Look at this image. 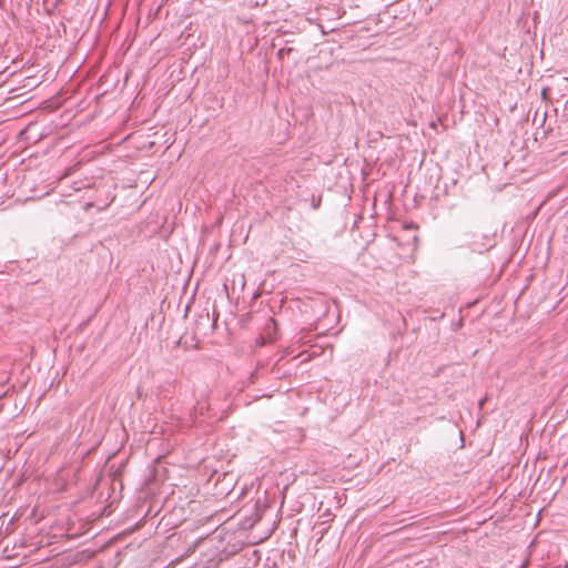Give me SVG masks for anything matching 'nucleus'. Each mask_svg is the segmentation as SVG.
I'll use <instances>...</instances> for the list:
<instances>
[{
    "label": "nucleus",
    "mask_w": 568,
    "mask_h": 568,
    "mask_svg": "<svg viewBox=\"0 0 568 568\" xmlns=\"http://www.w3.org/2000/svg\"><path fill=\"white\" fill-rule=\"evenodd\" d=\"M548 116L547 109H535L531 121L534 125L545 126Z\"/></svg>",
    "instance_id": "nucleus-1"
},
{
    "label": "nucleus",
    "mask_w": 568,
    "mask_h": 568,
    "mask_svg": "<svg viewBox=\"0 0 568 568\" xmlns=\"http://www.w3.org/2000/svg\"><path fill=\"white\" fill-rule=\"evenodd\" d=\"M276 327V322L273 320V318H270L267 324H266V329H271V328H275Z\"/></svg>",
    "instance_id": "nucleus-2"
},
{
    "label": "nucleus",
    "mask_w": 568,
    "mask_h": 568,
    "mask_svg": "<svg viewBox=\"0 0 568 568\" xmlns=\"http://www.w3.org/2000/svg\"><path fill=\"white\" fill-rule=\"evenodd\" d=\"M557 110H558L557 108L550 109V111L554 113V115L557 114Z\"/></svg>",
    "instance_id": "nucleus-4"
},
{
    "label": "nucleus",
    "mask_w": 568,
    "mask_h": 568,
    "mask_svg": "<svg viewBox=\"0 0 568 568\" xmlns=\"http://www.w3.org/2000/svg\"><path fill=\"white\" fill-rule=\"evenodd\" d=\"M548 92H549V89H542V91H541V95H542L544 100H546V99H547V94H548Z\"/></svg>",
    "instance_id": "nucleus-3"
}]
</instances>
